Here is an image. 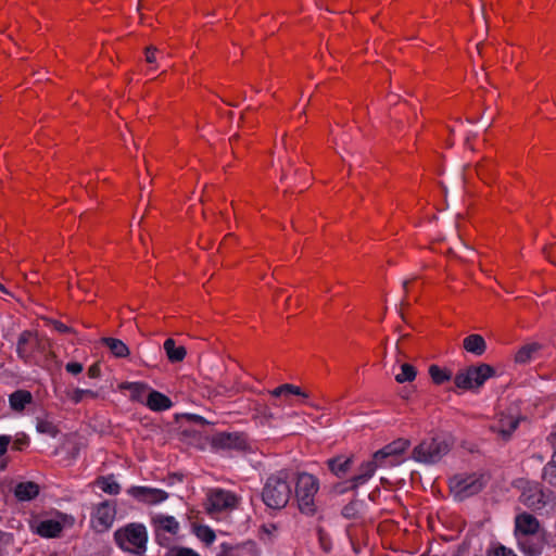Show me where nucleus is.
I'll return each instance as SVG.
<instances>
[{
    "mask_svg": "<svg viewBox=\"0 0 556 556\" xmlns=\"http://www.w3.org/2000/svg\"><path fill=\"white\" fill-rule=\"evenodd\" d=\"M122 390H129L130 391V399L134 401L139 400V382H130V383H123L121 386Z\"/></svg>",
    "mask_w": 556,
    "mask_h": 556,
    "instance_id": "obj_41",
    "label": "nucleus"
},
{
    "mask_svg": "<svg viewBox=\"0 0 556 556\" xmlns=\"http://www.w3.org/2000/svg\"><path fill=\"white\" fill-rule=\"evenodd\" d=\"M101 343L116 357H124L129 353L127 345L119 339L102 338Z\"/></svg>",
    "mask_w": 556,
    "mask_h": 556,
    "instance_id": "obj_27",
    "label": "nucleus"
},
{
    "mask_svg": "<svg viewBox=\"0 0 556 556\" xmlns=\"http://www.w3.org/2000/svg\"><path fill=\"white\" fill-rule=\"evenodd\" d=\"M165 556H200L195 551L189 547L174 546L167 551Z\"/></svg>",
    "mask_w": 556,
    "mask_h": 556,
    "instance_id": "obj_37",
    "label": "nucleus"
},
{
    "mask_svg": "<svg viewBox=\"0 0 556 556\" xmlns=\"http://www.w3.org/2000/svg\"><path fill=\"white\" fill-rule=\"evenodd\" d=\"M195 535L205 544H212L215 541L214 531L207 526H199L194 530Z\"/></svg>",
    "mask_w": 556,
    "mask_h": 556,
    "instance_id": "obj_36",
    "label": "nucleus"
},
{
    "mask_svg": "<svg viewBox=\"0 0 556 556\" xmlns=\"http://www.w3.org/2000/svg\"><path fill=\"white\" fill-rule=\"evenodd\" d=\"M477 50H478V52L481 54V43H478V45H477Z\"/></svg>",
    "mask_w": 556,
    "mask_h": 556,
    "instance_id": "obj_52",
    "label": "nucleus"
},
{
    "mask_svg": "<svg viewBox=\"0 0 556 556\" xmlns=\"http://www.w3.org/2000/svg\"><path fill=\"white\" fill-rule=\"evenodd\" d=\"M136 10L139 11V0L137 1Z\"/></svg>",
    "mask_w": 556,
    "mask_h": 556,
    "instance_id": "obj_53",
    "label": "nucleus"
},
{
    "mask_svg": "<svg viewBox=\"0 0 556 556\" xmlns=\"http://www.w3.org/2000/svg\"><path fill=\"white\" fill-rule=\"evenodd\" d=\"M30 528L35 533L47 539L58 538L63 530L62 523L54 519L36 520L31 522Z\"/></svg>",
    "mask_w": 556,
    "mask_h": 556,
    "instance_id": "obj_14",
    "label": "nucleus"
},
{
    "mask_svg": "<svg viewBox=\"0 0 556 556\" xmlns=\"http://www.w3.org/2000/svg\"><path fill=\"white\" fill-rule=\"evenodd\" d=\"M37 344H38V341L33 331H30V330L23 331L20 334L17 344H16L17 356L23 361L29 359L37 348Z\"/></svg>",
    "mask_w": 556,
    "mask_h": 556,
    "instance_id": "obj_15",
    "label": "nucleus"
},
{
    "mask_svg": "<svg viewBox=\"0 0 556 556\" xmlns=\"http://www.w3.org/2000/svg\"><path fill=\"white\" fill-rule=\"evenodd\" d=\"M154 522L160 529L176 534L179 530V522L173 516L159 515L154 518Z\"/></svg>",
    "mask_w": 556,
    "mask_h": 556,
    "instance_id": "obj_29",
    "label": "nucleus"
},
{
    "mask_svg": "<svg viewBox=\"0 0 556 556\" xmlns=\"http://www.w3.org/2000/svg\"><path fill=\"white\" fill-rule=\"evenodd\" d=\"M129 493L134 496H139V486H131Z\"/></svg>",
    "mask_w": 556,
    "mask_h": 556,
    "instance_id": "obj_47",
    "label": "nucleus"
},
{
    "mask_svg": "<svg viewBox=\"0 0 556 556\" xmlns=\"http://www.w3.org/2000/svg\"><path fill=\"white\" fill-rule=\"evenodd\" d=\"M409 446V442L399 439L377 451L371 460L363 463L358 472L350 480L351 488L356 489L366 483L379 467L394 466L397 464V457Z\"/></svg>",
    "mask_w": 556,
    "mask_h": 556,
    "instance_id": "obj_1",
    "label": "nucleus"
},
{
    "mask_svg": "<svg viewBox=\"0 0 556 556\" xmlns=\"http://www.w3.org/2000/svg\"><path fill=\"white\" fill-rule=\"evenodd\" d=\"M0 404H4V400L1 396H0Z\"/></svg>",
    "mask_w": 556,
    "mask_h": 556,
    "instance_id": "obj_54",
    "label": "nucleus"
},
{
    "mask_svg": "<svg viewBox=\"0 0 556 556\" xmlns=\"http://www.w3.org/2000/svg\"><path fill=\"white\" fill-rule=\"evenodd\" d=\"M283 391L290 392L291 395L301 397L303 402L308 399V394L295 384L285 383Z\"/></svg>",
    "mask_w": 556,
    "mask_h": 556,
    "instance_id": "obj_40",
    "label": "nucleus"
},
{
    "mask_svg": "<svg viewBox=\"0 0 556 556\" xmlns=\"http://www.w3.org/2000/svg\"><path fill=\"white\" fill-rule=\"evenodd\" d=\"M33 402V395L27 390H16L9 395V404L10 407L14 412H22L26 407V405Z\"/></svg>",
    "mask_w": 556,
    "mask_h": 556,
    "instance_id": "obj_21",
    "label": "nucleus"
},
{
    "mask_svg": "<svg viewBox=\"0 0 556 556\" xmlns=\"http://www.w3.org/2000/svg\"><path fill=\"white\" fill-rule=\"evenodd\" d=\"M212 445L220 450H244L247 440L240 433L220 432L213 435Z\"/></svg>",
    "mask_w": 556,
    "mask_h": 556,
    "instance_id": "obj_12",
    "label": "nucleus"
},
{
    "mask_svg": "<svg viewBox=\"0 0 556 556\" xmlns=\"http://www.w3.org/2000/svg\"><path fill=\"white\" fill-rule=\"evenodd\" d=\"M164 350L170 363L182 362L187 355L185 346L176 345L175 340L170 338L164 342Z\"/></svg>",
    "mask_w": 556,
    "mask_h": 556,
    "instance_id": "obj_24",
    "label": "nucleus"
},
{
    "mask_svg": "<svg viewBox=\"0 0 556 556\" xmlns=\"http://www.w3.org/2000/svg\"><path fill=\"white\" fill-rule=\"evenodd\" d=\"M0 291L3 292L4 294L10 293L2 283H0Z\"/></svg>",
    "mask_w": 556,
    "mask_h": 556,
    "instance_id": "obj_50",
    "label": "nucleus"
},
{
    "mask_svg": "<svg viewBox=\"0 0 556 556\" xmlns=\"http://www.w3.org/2000/svg\"><path fill=\"white\" fill-rule=\"evenodd\" d=\"M189 418L192 419L193 421L198 422V424H204V418L201 417V416L190 415Z\"/></svg>",
    "mask_w": 556,
    "mask_h": 556,
    "instance_id": "obj_46",
    "label": "nucleus"
},
{
    "mask_svg": "<svg viewBox=\"0 0 556 556\" xmlns=\"http://www.w3.org/2000/svg\"><path fill=\"white\" fill-rule=\"evenodd\" d=\"M519 417L511 414L501 413L490 424V431L502 441H509L513 433L519 426Z\"/></svg>",
    "mask_w": 556,
    "mask_h": 556,
    "instance_id": "obj_9",
    "label": "nucleus"
},
{
    "mask_svg": "<svg viewBox=\"0 0 556 556\" xmlns=\"http://www.w3.org/2000/svg\"><path fill=\"white\" fill-rule=\"evenodd\" d=\"M264 417H265L267 420H269V419L274 418V415H273L270 412H268L267 409H265V410H264Z\"/></svg>",
    "mask_w": 556,
    "mask_h": 556,
    "instance_id": "obj_49",
    "label": "nucleus"
},
{
    "mask_svg": "<svg viewBox=\"0 0 556 556\" xmlns=\"http://www.w3.org/2000/svg\"><path fill=\"white\" fill-rule=\"evenodd\" d=\"M88 376L92 379H96L100 376V366L98 364H93L88 368Z\"/></svg>",
    "mask_w": 556,
    "mask_h": 556,
    "instance_id": "obj_45",
    "label": "nucleus"
},
{
    "mask_svg": "<svg viewBox=\"0 0 556 556\" xmlns=\"http://www.w3.org/2000/svg\"><path fill=\"white\" fill-rule=\"evenodd\" d=\"M67 396L72 401V403L79 404L80 402H83L85 396H90L94 399L98 396V393L90 389L76 388L73 391L68 392Z\"/></svg>",
    "mask_w": 556,
    "mask_h": 556,
    "instance_id": "obj_35",
    "label": "nucleus"
},
{
    "mask_svg": "<svg viewBox=\"0 0 556 556\" xmlns=\"http://www.w3.org/2000/svg\"><path fill=\"white\" fill-rule=\"evenodd\" d=\"M292 494L290 475L286 470H280L269 476L262 491L264 504L273 509L283 508Z\"/></svg>",
    "mask_w": 556,
    "mask_h": 556,
    "instance_id": "obj_2",
    "label": "nucleus"
},
{
    "mask_svg": "<svg viewBox=\"0 0 556 556\" xmlns=\"http://www.w3.org/2000/svg\"><path fill=\"white\" fill-rule=\"evenodd\" d=\"M353 464L352 457H346L343 455L330 458L327 460V465L329 470L337 476L338 478L344 477L350 470Z\"/></svg>",
    "mask_w": 556,
    "mask_h": 556,
    "instance_id": "obj_20",
    "label": "nucleus"
},
{
    "mask_svg": "<svg viewBox=\"0 0 556 556\" xmlns=\"http://www.w3.org/2000/svg\"><path fill=\"white\" fill-rule=\"evenodd\" d=\"M543 345L539 342H528L523 344L515 354V362L518 364H528L538 357Z\"/></svg>",
    "mask_w": 556,
    "mask_h": 556,
    "instance_id": "obj_19",
    "label": "nucleus"
},
{
    "mask_svg": "<svg viewBox=\"0 0 556 556\" xmlns=\"http://www.w3.org/2000/svg\"><path fill=\"white\" fill-rule=\"evenodd\" d=\"M167 493L161 489L141 486V502L154 505L167 498Z\"/></svg>",
    "mask_w": 556,
    "mask_h": 556,
    "instance_id": "obj_25",
    "label": "nucleus"
},
{
    "mask_svg": "<svg viewBox=\"0 0 556 556\" xmlns=\"http://www.w3.org/2000/svg\"><path fill=\"white\" fill-rule=\"evenodd\" d=\"M547 441L553 448L551 460L543 469V478L552 485L556 486V426L547 437Z\"/></svg>",
    "mask_w": 556,
    "mask_h": 556,
    "instance_id": "obj_18",
    "label": "nucleus"
},
{
    "mask_svg": "<svg viewBox=\"0 0 556 556\" xmlns=\"http://www.w3.org/2000/svg\"><path fill=\"white\" fill-rule=\"evenodd\" d=\"M519 549L527 556H539L544 547V541L539 534L515 538Z\"/></svg>",
    "mask_w": 556,
    "mask_h": 556,
    "instance_id": "obj_16",
    "label": "nucleus"
},
{
    "mask_svg": "<svg viewBox=\"0 0 556 556\" xmlns=\"http://www.w3.org/2000/svg\"><path fill=\"white\" fill-rule=\"evenodd\" d=\"M494 375V368L488 364L469 366L456 374L454 377V383L457 388L464 390L479 389Z\"/></svg>",
    "mask_w": 556,
    "mask_h": 556,
    "instance_id": "obj_5",
    "label": "nucleus"
},
{
    "mask_svg": "<svg viewBox=\"0 0 556 556\" xmlns=\"http://www.w3.org/2000/svg\"><path fill=\"white\" fill-rule=\"evenodd\" d=\"M417 371L410 364L401 365V372L395 375V381L399 383L410 382L416 378Z\"/></svg>",
    "mask_w": 556,
    "mask_h": 556,
    "instance_id": "obj_32",
    "label": "nucleus"
},
{
    "mask_svg": "<svg viewBox=\"0 0 556 556\" xmlns=\"http://www.w3.org/2000/svg\"><path fill=\"white\" fill-rule=\"evenodd\" d=\"M238 498L230 492L223 489H213L207 493L206 510L208 514L220 513L232 509L237 506Z\"/></svg>",
    "mask_w": 556,
    "mask_h": 556,
    "instance_id": "obj_8",
    "label": "nucleus"
},
{
    "mask_svg": "<svg viewBox=\"0 0 556 556\" xmlns=\"http://www.w3.org/2000/svg\"><path fill=\"white\" fill-rule=\"evenodd\" d=\"M540 522L529 513H521L515 517L514 536H526L530 534H539Z\"/></svg>",
    "mask_w": 556,
    "mask_h": 556,
    "instance_id": "obj_13",
    "label": "nucleus"
},
{
    "mask_svg": "<svg viewBox=\"0 0 556 556\" xmlns=\"http://www.w3.org/2000/svg\"><path fill=\"white\" fill-rule=\"evenodd\" d=\"M409 283V280H404L403 281V288L406 290L407 289V286Z\"/></svg>",
    "mask_w": 556,
    "mask_h": 556,
    "instance_id": "obj_51",
    "label": "nucleus"
},
{
    "mask_svg": "<svg viewBox=\"0 0 556 556\" xmlns=\"http://www.w3.org/2000/svg\"><path fill=\"white\" fill-rule=\"evenodd\" d=\"M254 548V543L251 542V541H248L241 545H231V544H228V543H223L220 545V554H218L217 556H243L244 554L242 553L243 549H247L248 553H251Z\"/></svg>",
    "mask_w": 556,
    "mask_h": 556,
    "instance_id": "obj_26",
    "label": "nucleus"
},
{
    "mask_svg": "<svg viewBox=\"0 0 556 556\" xmlns=\"http://www.w3.org/2000/svg\"><path fill=\"white\" fill-rule=\"evenodd\" d=\"M491 553L493 556H517L511 548H508L501 543L494 544L492 546Z\"/></svg>",
    "mask_w": 556,
    "mask_h": 556,
    "instance_id": "obj_39",
    "label": "nucleus"
},
{
    "mask_svg": "<svg viewBox=\"0 0 556 556\" xmlns=\"http://www.w3.org/2000/svg\"><path fill=\"white\" fill-rule=\"evenodd\" d=\"M96 485L103 492L116 495L121 491L119 484L113 476L100 477L96 480Z\"/></svg>",
    "mask_w": 556,
    "mask_h": 556,
    "instance_id": "obj_28",
    "label": "nucleus"
},
{
    "mask_svg": "<svg viewBox=\"0 0 556 556\" xmlns=\"http://www.w3.org/2000/svg\"><path fill=\"white\" fill-rule=\"evenodd\" d=\"M53 327L54 329L60 332V333H70V332H73V329L68 326H66L65 324L61 323V321H58L55 320L53 323Z\"/></svg>",
    "mask_w": 556,
    "mask_h": 556,
    "instance_id": "obj_44",
    "label": "nucleus"
},
{
    "mask_svg": "<svg viewBox=\"0 0 556 556\" xmlns=\"http://www.w3.org/2000/svg\"><path fill=\"white\" fill-rule=\"evenodd\" d=\"M11 442H12L11 435H8V434L0 435V457L5 454Z\"/></svg>",
    "mask_w": 556,
    "mask_h": 556,
    "instance_id": "obj_43",
    "label": "nucleus"
},
{
    "mask_svg": "<svg viewBox=\"0 0 556 556\" xmlns=\"http://www.w3.org/2000/svg\"><path fill=\"white\" fill-rule=\"evenodd\" d=\"M283 388L285 383L269 391L270 396L274 397L271 403L274 406H281L282 403L290 404L291 393L283 391Z\"/></svg>",
    "mask_w": 556,
    "mask_h": 556,
    "instance_id": "obj_33",
    "label": "nucleus"
},
{
    "mask_svg": "<svg viewBox=\"0 0 556 556\" xmlns=\"http://www.w3.org/2000/svg\"><path fill=\"white\" fill-rule=\"evenodd\" d=\"M147 539V535L146 533L143 532V527L141 526V539H140V542H141V548L143 547V541H146Z\"/></svg>",
    "mask_w": 556,
    "mask_h": 556,
    "instance_id": "obj_48",
    "label": "nucleus"
},
{
    "mask_svg": "<svg viewBox=\"0 0 556 556\" xmlns=\"http://www.w3.org/2000/svg\"><path fill=\"white\" fill-rule=\"evenodd\" d=\"M452 441L445 437H437L421 441L414 447L412 458L417 463L433 465L440 462L451 450Z\"/></svg>",
    "mask_w": 556,
    "mask_h": 556,
    "instance_id": "obj_3",
    "label": "nucleus"
},
{
    "mask_svg": "<svg viewBox=\"0 0 556 556\" xmlns=\"http://www.w3.org/2000/svg\"><path fill=\"white\" fill-rule=\"evenodd\" d=\"M84 366L81 363L78 362H70L65 365V370L71 375H78L83 371Z\"/></svg>",
    "mask_w": 556,
    "mask_h": 556,
    "instance_id": "obj_42",
    "label": "nucleus"
},
{
    "mask_svg": "<svg viewBox=\"0 0 556 556\" xmlns=\"http://www.w3.org/2000/svg\"><path fill=\"white\" fill-rule=\"evenodd\" d=\"M319 490L318 479L307 472L298 475L295 482V497L299 509L305 515H313L316 511L315 495Z\"/></svg>",
    "mask_w": 556,
    "mask_h": 556,
    "instance_id": "obj_4",
    "label": "nucleus"
},
{
    "mask_svg": "<svg viewBox=\"0 0 556 556\" xmlns=\"http://www.w3.org/2000/svg\"><path fill=\"white\" fill-rule=\"evenodd\" d=\"M12 450L14 451H23L29 445V438L22 433L16 435L14 440H12Z\"/></svg>",
    "mask_w": 556,
    "mask_h": 556,
    "instance_id": "obj_38",
    "label": "nucleus"
},
{
    "mask_svg": "<svg viewBox=\"0 0 556 556\" xmlns=\"http://www.w3.org/2000/svg\"><path fill=\"white\" fill-rule=\"evenodd\" d=\"M36 430L51 438H55L59 433L56 426L48 419H37Z\"/></svg>",
    "mask_w": 556,
    "mask_h": 556,
    "instance_id": "obj_34",
    "label": "nucleus"
},
{
    "mask_svg": "<svg viewBox=\"0 0 556 556\" xmlns=\"http://www.w3.org/2000/svg\"><path fill=\"white\" fill-rule=\"evenodd\" d=\"M464 349L477 356L482 355L486 350V343L482 336L470 334L464 339Z\"/></svg>",
    "mask_w": 556,
    "mask_h": 556,
    "instance_id": "obj_23",
    "label": "nucleus"
},
{
    "mask_svg": "<svg viewBox=\"0 0 556 556\" xmlns=\"http://www.w3.org/2000/svg\"><path fill=\"white\" fill-rule=\"evenodd\" d=\"M39 493V486L33 481L20 482L14 489V495L18 501H30Z\"/></svg>",
    "mask_w": 556,
    "mask_h": 556,
    "instance_id": "obj_22",
    "label": "nucleus"
},
{
    "mask_svg": "<svg viewBox=\"0 0 556 556\" xmlns=\"http://www.w3.org/2000/svg\"><path fill=\"white\" fill-rule=\"evenodd\" d=\"M157 54H159V51L155 47H147L146 50H144V60H146V63L149 65L147 71H146V75L147 76H150V79H153L154 77L152 76V74L154 73L156 66L154 65L157 61Z\"/></svg>",
    "mask_w": 556,
    "mask_h": 556,
    "instance_id": "obj_31",
    "label": "nucleus"
},
{
    "mask_svg": "<svg viewBox=\"0 0 556 556\" xmlns=\"http://www.w3.org/2000/svg\"><path fill=\"white\" fill-rule=\"evenodd\" d=\"M429 375L435 384H443L452 379L451 370L441 368L438 365H431L429 367Z\"/></svg>",
    "mask_w": 556,
    "mask_h": 556,
    "instance_id": "obj_30",
    "label": "nucleus"
},
{
    "mask_svg": "<svg viewBox=\"0 0 556 556\" xmlns=\"http://www.w3.org/2000/svg\"><path fill=\"white\" fill-rule=\"evenodd\" d=\"M520 502L531 509H542L554 502L553 493L544 491L539 483H527L520 495Z\"/></svg>",
    "mask_w": 556,
    "mask_h": 556,
    "instance_id": "obj_7",
    "label": "nucleus"
},
{
    "mask_svg": "<svg viewBox=\"0 0 556 556\" xmlns=\"http://www.w3.org/2000/svg\"><path fill=\"white\" fill-rule=\"evenodd\" d=\"M485 485V480L482 475H458L451 479L450 488L454 497L458 501H464L467 497L478 494Z\"/></svg>",
    "mask_w": 556,
    "mask_h": 556,
    "instance_id": "obj_6",
    "label": "nucleus"
},
{
    "mask_svg": "<svg viewBox=\"0 0 556 556\" xmlns=\"http://www.w3.org/2000/svg\"><path fill=\"white\" fill-rule=\"evenodd\" d=\"M147 389L149 391L147 399H146V405L148 408H150L153 412H163L167 410L172 407L173 403L170 399L155 390H152L148 386H143L141 383V390Z\"/></svg>",
    "mask_w": 556,
    "mask_h": 556,
    "instance_id": "obj_17",
    "label": "nucleus"
},
{
    "mask_svg": "<svg viewBox=\"0 0 556 556\" xmlns=\"http://www.w3.org/2000/svg\"><path fill=\"white\" fill-rule=\"evenodd\" d=\"M114 539L123 551L139 554V523L131 522L118 529Z\"/></svg>",
    "mask_w": 556,
    "mask_h": 556,
    "instance_id": "obj_10",
    "label": "nucleus"
},
{
    "mask_svg": "<svg viewBox=\"0 0 556 556\" xmlns=\"http://www.w3.org/2000/svg\"><path fill=\"white\" fill-rule=\"evenodd\" d=\"M116 510L113 502L103 501L92 511V523L98 530L109 529L115 519Z\"/></svg>",
    "mask_w": 556,
    "mask_h": 556,
    "instance_id": "obj_11",
    "label": "nucleus"
}]
</instances>
